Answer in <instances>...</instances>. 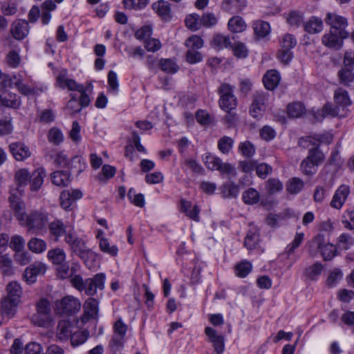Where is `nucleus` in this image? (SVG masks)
Listing matches in <instances>:
<instances>
[{
  "mask_svg": "<svg viewBox=\"0 0 354 354\" xmlns=\"http://www.w3.org/2000/svg\"><path fill=\"white\" fill-rule=\"evenodd\" d=\"M9 201L11 209L15 212V216L21 226L27 227L29 232L38 234L46 230L48 223V214L36 211L26 214L24 203L13 193L9 196Z\"/></svg>",
  "mask_w": 354,
  "mask_h": 354,
  "instance_id": "nucleus-1",
  "label": "nucleus"
},
{
  "mask_svg": "<svg viewBox=\"0 0 354 354\" xmlns=\"http://www.w3.org/2000/svg\"><path fill=\"white\" fill-rule=\"evenodd\" d=\"M22 292V288L18 282L12 281L8 283L6 295L0 302L1 313L8 319H11L16 314Z\"/></svg>",
  "mask_w": 354,
  "mask_h": 354,
  "instance_id": "nucleus-2",
  "label": "nucleus"
},
{
  "mask_svg": "<svg viewBox=\"0 0 354 354\" xmlns=\"http://www.w3.org/2000/svg\"><path fill=\"white\" fill-rule=\"evenodd\" d=\"M81 306L79 299L72 295H67L55 301L54 309L57 314L70 316L77 313Z\"/></svg>",
  "mask_w": 354,
  "mask_h": 354,
  "instance_id": "nucleus-3",
  "label": "nucleus"
},
{
  "mask_svg": "<svg viewBox=\"0 0 354 354\" xmlns=\"http://www.w3.org/2000/svg\"><path fill=\"white\" fill-rule=\"evenodd\" d=\"M218 94L219 105L223 110L230 112L236 108V98L234 95V88L232 86L226 83L222 84L218 88Z\"/></svg>",
  "mask_w": 354,
  "mask_h": 354,
  "instance_id": "nucleus-4",
  "label": "nucleus"
},
{
  "mask_svg": "<svg viewBox=\"0 0 354 354\" xmlns=\"http://www.w3.org/2000/svg\"><path fill=\"white\" fill-rule=\"evenodd\" d=\"M348 37L346 31L336 29H330V31L325 33L322 39V43L326 47L335 50H339L343 46V39Z\"/></svg>",
  "mask_w": 354,
  "mask_h": 354,
  "instance_id": "nucleus-5",
  "label": "nucleus"
},
{
  "mask_svg": "<svg viewBox=\"0 0 354 354\" xmlns=\"http://www.w3.org/2000/svg\"><path fill=\"white\" fill-rule=\"evenodd\" d=\"M333 141V135L330 133L315 134L301 138L299 141L300 146L306 148L310 145L318 147L321 144L329 145Z\"/></svg>",
  "mask_w": 354,
  "mask_h": 354,
  "instance_id": "nucleus-6",
  "label": "nucleus"
},
{
  "mask_svg": "<svg viewBox=\"0 0 354 354\" xmlns=\"http://www.w3.org/2000/svg\"><path fill=\"white\" fill-rule=\"evenodd\" d=\"M106 276L104 273H97L93 278L85 280L84 290L88 296H93L97 293V289L103 290L104 288Z\"/></svg>",
  "mask_w": 354,
  "mask_h": 354,
  "instance_id": "nucleus-7",
  "label": "nucleus"
},
{
  "mask_svg": "<svg viewBox=\"0 0 354 354\" xmlns=\"http://www.w3.org/2000/svg\"><path fill=\"white\" fill-rule=\"evenodd\" d=\"M82 196V192L79 189L64 190L59 197L62 207L66 211L71 210L73 205Z\"/></svg>",
  "mask_w": 354,
  "mask_h": 354,
  "instance_id": "nucleus-8",
  "label": "nucleus"
},
{
  "mask_svg": "<svg viewBox=\"0 0 354 354\" xmlns=\"http://www.w3.org/2000/svg\"><path fill=\"white\" fill-rule=\"evenodd\" d=\"M350 187L347 185H340L335 192L330 205L332 208L340 209L350 195Z\"/></svg>",
  "mask_w": 354,
  "mask_h": 354,
  "instance_id": "nucleus-9",
  "label": "nucleus"
},
{
  "mask_svg": "<svg viewBox=\"0 0 354 354\" xmlns=\"http://www.w3.org/2000/svg\"><path fill=\"white\" fill-rule=\"evenodd\" d=\"M266 95L264 93H255L253 95V101L250 109V113L254 118L262 117L266 109L265 102Z\"/></svg>",
  "mask_w": 354,
  "mask_h": 354,
  "instance_id": "nucleus-10",
  "label": "nucleus"
},
{
  "mask_svg": "<svg viewBox=\"0 0 354 354\" xmlns=\"http://www.w3.org/2000/svg\"><path fill=\"white\" fill-rule=\"evenodd\" d=\"M57 84L62 88H67L71 91H82L83 84H78L74 80L67 77L66 70H62L57 77Z\"/></svg>",
  "mask_w": 354,
  "mask_h": 354,
  "instance_id": "nucleus-11",
  "label": "nucleus"
},
{
  "mask_svg": "<svg viewBox=\"0 0 354 354\" xmlns=\"http://www.w3.org/2000/svg\"><path fill=\"white\" fill-rule=\"evenodd\" d=\"M46 270V266L41 262H35L27 267L24 271V280L29 284L34 283L39 275L44 274Z\"/></svg>",
  "mask_w": 354,
  "mask_h": 354,
  "instance_id": "nucleus-12",
  "label": "nucleus"
},
{
  "mask_svg": "<svg viewBox=\"0 0 354 354\" xmlns=\"http://www.w3.org/2000/svg\"><path fill=\"white\" fill-rule=\"evenodd\" d=\"M98 301L94 298L88 299L84 304V314L80 319L82 324H86L90 319H96L98 316Z\"/></svg>",
  "mask_w": 354,
  "mask_h": 354,
  "instance_id": "nucleus-13",
  "label": "nucleus"
},
{
  "mask_svg": "<svg viewBox=\"0 0 354 354\" xmlns=\"http://www.w3.org/2000/svg\"><path fill=\"white\" fill-rule=\"evenodd\" d=\"M29 25L27 21L24 19L15 20L10 26V33L14 39L22 40L26 37L29 33Z\"/></svg>",
  "mask_w": 354,
  "mask_h": 354,
  "instance_id": "nucleus-14",
  "label": "nucleus"
},
{
  "mask_svg": "<svg viewBox=\"0 0 354 354\" xmlns=\"http://www.w3.org/2000/svg\"><path fill=\"white\" fill-rule=\"evenodd\" d=\"M15 178L17 183V187L16 189L10 190V195L13 193L20 198L24 187L30 182V174L28 169H21L15 173Z\"/></svg>",
  "mask_w": 354,
  "mask_h": 354,
  "instance_id": "nucleus-15",
  "label": "nucleus"
},
{
  "mask_svg": "<svg viewBox=\"0 0 354 354\" xmlns=\"http://www.w3.org/2000/svg\"><path fill=\"white\" fill-rule=\"evenodd\" d=\"M9 148L14 158L18 161L24 160L31 156L29 147L24 143H11Z\"/></svg>",
  "mask_w": 354,
  "mask_h": 354,
  "instance_id": "nucleus-16",
  "label": "nucleus"
},
{
  "mask_svg": "<svg viewBox=\"0 0 354 354\" xmlns=\"http://www.w3.org/2000/svg\"><path fill=\"white\" fill-rule=\"evenodd\" d=\"M205 333L212 343L215 351L218 354L223 353L225 347L223 337L217 334L216 331L211 327H206Z\"/></svg>",
  "mask_w": 354,
  "mask_h": 354,
  "instance_id": "nucleus-17",
  "label": "nucleus"
},
{
  "mask_svg": "<svg viewBox=\"0 0 354 354\" xmlns=\"http://www.w3.org/2000/svg\"><path fill=\"white\" fill-rule=\"evenodd\" d=\"M180 210L184 212L187 217L194 221H199L201 209L197 205L192 206V203L185 199L180 200Z\"/></svg>",
  "mask_w": 354,
  "mask_h": 354,
  "instance_id": "nucleus-18",
  "label": "nucleus"
},
{
  "mask_svg": "<svg viewBox=\"0 0 354 354\" xmlns=\"http://www.w3.org/2000/svg\"><path fill=\"white\" fill-rule=\"evenodd\" d=\"M326 23L330 26V29H336L337 32L339 30L346 31L344 28L347 26L346 19L335 13H328Z\"/></svg>",
  "mask_w": 354,
  "mask_h": 354,
  "instance_id": "nucleus-19",
  "label": "nucleus"
},
{
  "mask_svg": "<svg viewBox=\"0 0 354 354\" xmlns=\"http://www.w3.org/2000/svg\"><path fill=\"white\" fill-rule=\"evenodd\" d=\"M72 324L68 320H62L58 323L57 327V337L60 341H66L73 336Z\"/></svg>",
  "mask_w": 354,
  "mask_h": 354,
  "instance_id": "nucleus-20",
  "label": "nucleus"
},
{
  "mask_svg": "<svg viewBox=\"0 0 354 354\" xmlns=\"http://www.w3.org/2000/svg\"><path fill=\"white\" fill-rule=\"evenodd\" d=\"M20 104L19 97L15 93L8 91H3L0 94V106L16 109L20 106Z\"/></svg>",
  "mask_w": 354,
  "mask_h": 354,
  "instance_id": "nucleus-21",
  "label": "nucleus"
},
{
  "mask_svg": "<svg viewBox=\"0 0 354 354\" xmlns=\"http://www.w3.org/2000/svg\"><path fill=\"white\" fill-rule=\"evenodd\" d=\"M325 238L323 234H318L311 240L306 243L308 252L312 257H315L320 252L322 247L324 243Z\"/></svg>",
  "mask_w": 354,
  "mask_h": 354,
  "instance_id": "nucleus-22",
  "label": "nucleus"
},
{
  "mask_svg": "<svg viewBox=\"0 0 354 354\" xmlns=\"http://www.w3.org/2000/svg\"><path fill=\"white\" fill-rule=\"evenodd\" d=\"M46 174L44 168L39 167L35 169L30 175V190L36 192L40 189L44 183Z\"/></svg>",
  "mask_w": 354,
  "mask_h": 354,
  "instance_id": "nucleus-23",
  "label": "nucleus"
},
{
  "mask_svg": "<svg viewBox=\"0 0 354 354\" xmlns=\"http://www.w3.org/2000/svg\"><path fill=\"white\" fill-rule=\"evenodd\" d=\"M280 80V75L275 70L268 71L263 78L265 87L270 91L274 90L278 86Z\"/></svg>",
  "mask_w": 354,
  "mask_h": 354,
  "instance_id": "nucleus-24",
  "label": "nucleus"
},
{
  "mask_svg": "<svg viewBox=\"0 0 354 354\" xmlns=\"http://www.w3.org/2000/svg\"><path fill=\"white\" fill-rule=\"evenodd\" d=\"M153 10L164 20L171 18V8L168 1L160 0L153 3Z\"/></svg>",
  "mask_w": 354,
  "mask_h": 354,
  "instance_id": "nucleus-25",
  "label": "nucleus"
},
{
  "mask_svg": "<svg viewBox=\"0 0 354 354\" xmlns=\"http://www.w3.org/2000/svg\"><path fill=\"white\" fill-rule=\"evenodd\" d=\"M50 234L58 241L59 238L66 233V225L59 219H56L48 224Z\"/></svg>",
  "mask_w": 354,
  "mask_h": 354,
  "instance_id": "nucleus-26",
  "label": "nucleus"
},
{
  "mask_svg": "<svg viewBox=\"0 0 354 354\" xmlns=\"http://www.w3.org/2000/svg\"><path fill=\"white\" fill-rule=\"evenodd\" d=\"M69 165L67 169H69L72 173L79 175L87 167L86 162L84 159L80 156H74L69 161Z\"/></svg>",
  "mask_w": 354,
  "mask_h": 354,
  "instance_id": "nucleus-27",
  "label": "nucleus"
},
{
  "mask_svg": "<svg viewBox=\"0 0 354 354\" xmlns=\"http://www.w3.org/2000/svg\"><path fill=\"white\" fill-rule=\"evenodd\" d=\"M304 232H297L293 240L285 248L284 254L289 259H292L295 250L299 247L304 239Z\"/></svg>",
  "mask_w": 354,
  "mask_h": 354,
  "instance_id": "nucleus-28",
  "label": "nucleus"
},
{
  "mask_svg": "<svg viewBox=\"0 0 354 354\" xmlns=\"http://www.w3.org/2000/svg\"><path fill=\"white\" fill-rule=\"evenodd\" d=\"M47 258L53 264L61 265L66 261V254L62 248H56L48 250Z\"/></svg>",
  "mask_w": 354,
  "mask_h": 354,
  "instance_id": "nucleus-29",
  "label": "nucleus"
},
{
  "mask_svg": "<svg viewBox=\"0 0 354 354\" xmlns=\"http://www.w3.org/2000/svg\"><path fill=\"white\" fill-rule=\"evenodd\" d=\"M52 183L59 187L67 186L70 181V175L66 171H57L51 174Z\"/></svg>",
  "mask_w": 354,
  "mask_h": 354,
  "instance_id": "nucleus-30",
  "label": "nucleus"
},
{
  "mask_svg": "<svg viewBox=\"0 0 354 354\" xmlns=\"http://www.w3.org/2000/svg\"><path fill=\"white\" fill-rule=\"evenodd\" d=\"M0 271L3 276L10 277L15 274L12 259L8 254L0 257Z\"/></svg>",
  "mask_w": 354,
  "mask_h": 354,
  "instance_id": "nucleus-31",
  "label": "nucleus"
},
{
  "mask_svg": "<svg viewBox=\"0 0 354 354\" xmlns=\"http://www.w3.org/2000/svg\"><path fill=\"white\" fill-rule=\"evenodd\" d=\"M304 30L310 34L320 32L323 29V22L321 19L313 17L304 24Z\"/></svg>",
  "mask_w": 354,
  "mask_h": 354,
  "instance_id": "nucleus-32",
  "label": "nucleus"
},
{
  "mask_svg": "<svg viewBox=\"0 0 354 354\" xmlns=\"http://www.w3.org/2000/svg\"><path fill=\"white\" fill-rule=\"evenodd\" d=\"M15 84L17 88L18 91L25 95H35L37 93L33 87H30L28 85L23 82V75L19 74L18 75H14Z\"/></svg>",
  "mask_w": 354,
  "mask_h": 354,
  "instance_id": "nucleus-33",
  "label": "nucleus"
},
{
  "mask_svg": "<svg viewBox=\"0 0 354 354\" xmlns=\"http://www.w3.org/2000/svg\"><path fill=\"white\" fill-rule=\"evenodd\" d=\"M70 248L73 252L78 255L82 259L87 257L91 252L87 248L85 241L81 238L77 239Z\"/></svg>",
  "mask_w": 354,
  "mask_h": 354,
  "instance_id": "nucleus-34",
  "label": "nucleus"
},
{
  "mask_svg": "<svg viewBox=\"0 0 354 354\" xmlns=\"http://www.w3.org/2000/svg\"><path fill=\"white\" fill-rule=\"evenodd\" d=\"M27 245L28 249L35 254H41L47 249L46 242L41 239L36 237L30 239Z\"/></svg>",
  "mask_w": 354,
  "mask_h": 354,
  "instance_id": "nucleus-35",
  "label": "nucleus"
},
{
  "mask_svg": "<svg viewBox=\"0 0 354 354\" xmlns=\"http://www.w3.org/2000/svg\"><path fill=\"white\" fill-rule=\"evenodd\" d=\"M100 250L109 256L114 257L118 255V248L116 245L111 243L108 239H102L98 243Z\"/></svg>",
  "mask_w": 354,
  "mask_h": 354,
  "instance_id": "nucleus-36",
  "label": "nucleus"
},
{
  "mask_svg": "<svg viewBox=\"0 0 354 354\" xmlns=\"http://www.w3.org/2000/svg\"><path fill=\"white\" fill-rule=\"evenodd\" d=\"M229 30L232 32H241L246 28V24L242 17L234 16L232 17L227 24Z\"/></svg>",
  "mask_w": 354,
  "mask_h": 354,
  "instance_id": "nucleus-37",
  "label": "nucleus"
},
{
  "mask_svg": "<svg viewBox=\"0 0 354 354\" xmlns=\"http://www.w3.org/2000/svg\"><path fill=\"white\" fill-rule=\"evenodd\" d=\"M334 99L335 103L339 106H347L351 104L348 92L342 88L335 91Z\"/></svg>",
  "mask_w": 354,
  "mask_h": 354,
  "instance_id": "nucleus-38",
  "label": "nucleus"
},
{
  "mask_svg": "<svg viewBox=\"0 0 354 354\" xmlns=\"http://www.w3.org/2000/svg\"><path fill=\"white\" fill-rule=\"evenodd\" d=\"M253 28L255 34L260 37H265L268 35L271 30L270 24L261 20L254 21Z\"/></svg>",
  "mask_w": 354,
  "mask_h": 354,
  "instance_id": "nucleus-39",
  "label": "nucleus"
},
{
  "mask_svg": "<svg viewBox=\"0 0 354 354\" xmlns=\"http://www.w3.org/2000/svg\"><path fill=\"white\" fill-rule=\"evenodd\" d=\"M32 323L39 327H47L52 322V315H46L36 312L31 318Z\"/></svg>",
  "mask_w": 354,
  "mask_h": 354,
  "instance_id": "nucleus-40",
  "label": "nucleus"
},
{
  "mask_svg": "<svg viewBox=\"0 0 354 354\" xmlns=\"http://www.w3.org/2000/svg\"><path fill=\"white\" fill-rule=\"evenodd\" d=\"M242 198L245 204L254 205L259 202L260 194L254 188H249L243 192Z\"/></svg>",
  "mask_w": 354,
  "mask_h": 354,
  "instance_id": "nucleus-41",
  "label": "nucleus"
},
{
  "mask_svg": "<svg viewBox=\"0 0 354 354\" xmlns=\"http://www.w3.org/2000/svg\"><path fill=\"white\" fill-rule=\"evenodd\" d=\"M47 138L49 142L55 145H59L63 142L64 136L61 129L54 127L49 129Z\"/></svg>",
  "mask_w": 354,
  "mask_h": 354,
  "instance_id": "nucleus-42",
  "label": "nucleus"
},
{
  "mask_svg": "<svg viewBox=\"0 0 354 354\" xmlns=\"http://www.w3.org/2000/svg\"><path fill=\"white\" fill-rule=\"evenodd\" d=\"M354 245L353 236L348 233L341 234L337 241V248L339 250H347Z\"/></svg>",
  "mask_w": 354,
  "mask_h": 354,
  "instance_id": "nucleus-43",
  "label": "nucleus"
},
{
  "mask_svg": "<svg viewBox=\"0 0 354 354\" xmlns=\"http://www.w3.org/2000/svg\"><path fill=\"white\" fill-rule=\"evenodd\" d=\"M304 183L302 180L295 177L290 178L286 185L287 191L291 194H297L304 188Z\"/></svg>",
  "mask_w": 354,
  "mask_h": 354,
  "instance_id": "nucleus-44",
  "label": "nucleus"
},
{
  "mask_svg": "<svg viewBox=\"0 0 354 354\" xmlns=\"http://www.w3.org/2000/svg\"><path fill=\"white\" fill-rule=\"evenodd\" d=\"M203 160L205 166L212 171L217 170L222 161L218 157L210 153H205Z\"/></svg>",
  "mask_w": 354,
  "mask_h": 354,
  "instance_id": "nucleus-45",
  "label": "nucleus"
},
{
  "mask_svg": "<svg viewBox=\"0 0 354 354\" xmlns=\"http://www.w3.org/2000/svg\"><path fill=\"white\" fill-rule=\"evenodd\" d=\"M234 38L223 35H217L213 39V45L218 49L230 48L232 46Z\"/></svg>",
  "mask_w": 354,
  "mask_h": 354,
  "instance_id": "nucleus-46",
  "label": "nucleus"
},
{
  "mask_svg": "<svg viewBox=\"0 0 354 354\" xmlns=\"http://www.w3.org/2000/svg\"><path fill=\"white\" fill-rule=\"evenodd\" d=\"M305 107L301 102H293L288 104L287 107V112L290 117L299 118L305 113Z\"/></svg>",
  "mask_w": 354,
  "mask_h": 354,
  "instance_id": "nucleus-47",
  "label": "nucleus"
},
{
  "mask_svg": "<svg viewBox=\"0 0 354 354\" xmlns=\"http://www.w3.org/2000/svg\"><path fill=\"white\" fill-rule=\"evenodd\" d=\"M337 252V246L328 243L324 241L320 253L325 261H329L332 259L335 255Z\"/></svg>",
  "mask_w": 354,
  "mask_h": 354,
  "instance_id": "nucleus-48",
  "label": "nucleus"
},
{
  "mask_svg": "<svg viewBox=\"0 0 354 354\" xmlns=\"http://www.w3.org/2000/svg\"><path fill=\"white\" fill-rule=\"evenodd\" d=\"M252 263L248 261H243L235 266V274L237 277L244 278L252 271Z\"/></svg>",
  "mask_w": 354,
  "mask_h": 354,
  "instance_id": "nucleus-49",
  "label": "nucleus"
},
{
  "mask_svg": "<svg viewBox=\"0 0 354 354\" xmlns=\"http://www.w3.org/2000/svg\"><path fill=\"white\" fill-rule=\"evenodd\" d=\"M353 68H342L338 72V77L342 84L346 86H350L354 82V73L352 72Z\"/></svg>",
  "mask_w": 354,
  "mask_h": 354,
  "instance_id": "nucleus-50",
  "label": "nucleus"
},
{
  "mask_svg": "<svg viewBox=\"0 0 354 354\" xmlns=\"http://www.w3.org/2000/svg\"><path fill=\"white\" fill-rule=\"evenodd\" d=\"M259 241V234L257 229L250 230L245 239V245L249 249L252 250L257 245Z\"/></svg>",
  "mask_w": 354,
  "mask_h": 354,
  "instance_id": "nucleus-51",
  "label": "nucleus"
},
{
  "mask_svg": "<svg viewBox=\"0 0 354 354\" xmlns=\"http://www.w3.org/2000/svg\"><path fill=\"white\" fill-rule=\"evenodd\" d=\"M282 183L277 178H270L266 182V189L270 194H273L281 191Z\"/></svg>",
  "mask_w": 354,
  "mask_h": 354,
  "instance_id": "nucleus-52",
  "label": "nucleus"
},
{
  "mask_svg": "<svg viewBox=\"0 0 354 354\" xmlns=\"http://www.w3.org/2000/svg\"><path fill=\"white\" fill-rule=\"evenodd\" d=\"M342 221L346 229H354V207L349 208L344 212Z\"/></svg>",
  "mask_w": 354,
  "mask_h": 354,
  "instance_id": "nucleus-53",
  "label": "nucleus"
},
{
  "mask_svg": "<svg viewBox=\"0 0 354 354\" xmlns=\"http://www.w3.org/2000/svg\"><path fill=\"white\" fill-rule=\"evenodd\" d=\"M185 24L190 30H198L201 26L200 16L195 13L189 15L185 18Z\"/></svg>",
  "mask_w": 354,
  "mask_h": 354,
  "instance_id": "nucleus-54",
  "label": "nucleus"
},
{
  "mask_svg": "<svg viewBox=\"0 0 354 354\" xmlns=\"http://www.w3.org/2000/svg\"><path fill=\"white\" fill-rule=\"evenodd\" d=\"M25 239L20 235L15 234L10 238V248L15 252L24 250Z\"/></svg>",
  "mask_w": 354,
  "mask_h": 354,
  "instance_id": "nucleus-55",
  "label": "nucleus"
},
{
  "mask_svg": "<svg viewBox=\"0 0 354 354\" xmlns=\"http://www.w3.org/2000/svg\"><path fill=\"white\" fill-rule=\"evenodd\" d=\"M70 96L71 100L66 104V109L70 114H74L80 112L82 107L77 100V95L75 93H71Z\"/></svg>",
  "mask_w": 354,
  "mask_h": 354,
  "instance_id": "nucleus-56",
  "label": "nucleus"
},
{
  "mask_svg": "<svg viewBox=\"0 0 354 354\" xmlns=\"http://www.w3.org/2000/svg\"><path fill=\"white\" fill-rule=\"evenodd\" d=\"M234 140L228 136H224L218 141V148L223 153H228L232 149Z\"/></svg>",
  "mask_w": 354,
  "mask_h": 354,
  "instance_id": "nucleus-57",
  "label": "nucleus"
},
{
  "mask_svg": "<svg viewBox=\"0 0 354 354\" xmlns=\"http://www.w3.org/2000/svg\"><path fill=\"white\" fill-rule=\"evenodd\" d=\"M306 158L309 159V160L313 162L316 166H318L324 161L325 156L318 149V147H315V148L310 149L309 154Z\"/></svg>",
  "mask_w": 354,
  "mask_h": 354,
  "instance_id": "nucleus-58",
  "label": "nucleus"
},
{
  "mask_svg": "<svg viewBox=\"0 0 354 354\" xmlns=\"http://www.w3.org/2000/svg\"><path fill=\"white\" fill-rule=\"evenodd\" d=\"M239 151L245 157H252L256 151L254 146L249 141L241 142L239 146Z\"/></svg>",
  "mask_w": 354,
  "mask_h": 354,
  "instance_id": "nucleus-59",
  "label": "nucleus"
},
{
  "mask_svg": "<svg viewBox=\"0 0 354 354\" xmlns=\"http://www.w3.org/2000/svg\"><path fill=\"white\" fill-rule=\"evenodd\" d=\"M127 197L131 203L138 207H142L145 205L144 196L142 194H137L133 188L129 190Z\"/></svg>",
  "mask_w": 354,
  "mask_h": 354,
  "instance_id": "nucleus-60",
  "label": "nucleus"
},
{
  "mask_svg": "<svg viewBox=\"0 0 354 354\" xmlns=\"http://www.w3.org/2000/svg\"><path fill=\"white\" fill-rule=\"evenodd\" d=\"M12 131L11 118L9 116H0V135L10 134Z\"/></svg>",
  "mask_w": 354,
  "mask_h": 354,
  "instance_id": "nucleus-61",
  "label": "nucleus"
},
{
  "mask_svg": "<svg viewBox=\"0 0 354 354\" xmlns=\"http://www.w3.org/2000/svg\"><path fill=\"white\" fill-rule=\"evenodd\" d=\"M230 48L232 49L234 55L239 58H245L248 55V50L241 42L234 40Z\"/></svg>",
  "mask_w": 354,
  "mask_h": 354,
  "instance_id": "nucleus-62",
  "label": "nucleus"
},
{
  "mask_svg": "<svg viewBox=\"0 0 354 354\" xmlns=\"http://www.w3.org/2000/svg\"><path fill=\"white\" fill-rule=\"evenodd\" d=\"M14 260L21 266H26L30 262L31 257L28 252L23 250L15 252Z\"/></svg>",
  "mask_w": 354,
  "mask_h": 354,
  "instance_id": "nucleus-63",
  "label": "nucleus"
},
{
  "mask_svg": "<svg viewBox=\"0 0 354 354\" xmlns=\"http://www.w3.org/2000/svg\"><path fill=\"white\" fill-rule=\"evenodd\" d=\"M185 45L189 49L196 50L203 46V40L199 36L194 35L186 40Z\"/></svg>",
  "mask_w": 354,
  "mask_h": 354,
  "instance_id": "nucleus-64",
  "label": "nucleus"
}]
</instances>
